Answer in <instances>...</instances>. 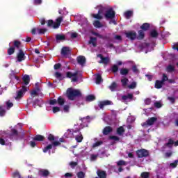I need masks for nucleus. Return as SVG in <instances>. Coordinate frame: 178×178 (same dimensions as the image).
<instances>
[{"mask_svg":"<svg viewBox=\"0 0 178 178\" xmlns=\"http://www.w3.org/2000/svg\"><path fill=\"white\" fill-rule=\"evenodd\" d=\"M58 103L59 105H63V104H65V100L61 97H58Z\"/></svg>","mask_w":178,"mask_h":178,"instance_id":"49530a36","label":"nucleus"},{"mask_svg":"<svg viewBox=\"0 0 178 178\" xmlns=\"http://www.w3.org/2000/svg\"><path fill=\"white\" fill-rule=\"evenodd\" d=\"M112 70L114 72H116L118 70H119V67H118V65H113L112 67Z\"/></svg>","mask_w":178,"mask_h":178,"instance_id":"680f3d73","label":"nucleus"},{"mask_svg":"<svg viewBox=\"0 0 178 178\" xmlns=\"http://www.w3.org/2000/svg\"><path fill=\"white\" fill-rule=\"evenodd\" d=\"M24 59H26V56H24V53L23 52V51L19 50L17 55V62H22V60H24Z\"/></svg>","mask_w":178,"mask_h":178,"instance_id":"f8f14e48","label":"nucleus"},{"mask_svg":"<svg viewBox=\"0 0 178 178\" xmlns=\"http://www.w3.org/2000/svg\"><path fill=\"white\" fill-rule=\"evenodd\" d=\"M102 141H98L93 144L92 147L95 148V147H99V145H102Z\"/></svg>","mask_w":178,"mask_h":178,"instance_id":"de8ad7c7","label":"nucleus"},{"mask_svg":"<svg viewBox=\"0 0 178 178\" xmlns=\"http://www.w3.org/2000/svg\"><path fill=\"white\" fill-rule=\"evenodd\" d=\"M44 136L41 135H37L35 137H33V141H43Z\"/></svg>","mask_w":178,"mask_h":178,"instance_id":"393cba45","label":"nucleus"},{"mask_svg":"<svg viewBox=\"0 0 178 178\" xmlns=\"http://www.w3.org/2000/svg\"><path fill=\"white\" fill-rule=\"evenodd\" d=\"M162 86H163V81H156L155 83V88H162Z\"/></svg>","mask_w":178,"mask_h":178,"instance_id":"a878e982","label":"nucleus"},{"mask_svg":"<svg viewBox=\"0 0 178 178\" xmlns=\"http://www.w3.org/2000/svg\"><path fill=\"white\" fill-rule=\"evenodd\" d=\"M60 143L59 142H53L51 144L48 145L47 147H45L43 149V152H48V151H49V149H52V148H54V147H58V145H59Z\"/></svg>","mask_w":178,"mask_h":178,"instance_id":"1a4fd4ad","label":"nucleus"},{"mask_svg":"<svg viewBox=\"0 0 178 178\" xmlns=\"http://www.w3.org/2000/svg\"><path fill=\"white\" fill-rule=\"evenodd\" d=\"M31 97H37V95H41V91L40 89H36L31 92Z\"/></svg>","mask_w":178,"mask_h":178,"instance_id":"6ab92c4d","label":"nucleus"},{"mask_svg":"<svg viewBox=\"0 0 178 178\" xmlns=\"http://www.w3.org/2000/svg\"><path fill=\"white\" fill-rule=\"evenodd\" d=\"M78 178H84L85 174L83 172H79L76 174Z\"/></svg>","mask_w":178,"mask_h":178,"instance_id":"c03bdc74","label":"nucleus"},{"mask_svg":"<svg viewBox=\"0 0 178 178\" xmlns=\"http://www.w3.org/2000/svg\"><path fill=\"white\" fill-rule=\"evenodd\" d=\"M149 152L148 151L142 149L137 151V155L138 158H144V156H148Z\"/></svg>","mask_w":178,"mask_h":178,"instance_id":"9b49d317","label":"nucleus"},{"mask_svg":"<svg viewBox=\"0 0 178 178\" xmlns=\"http://www.w3.org/2000/svg\"><path fill=\"white\" fill-rule=\"evenodd\" d=\"M22 80H23L24 84L27 86V84L30 83V76L29 75H24L22 78Z\"/></svg>","mask_w":178,"mask_h":178,"instance_id":"4be33fe9","label":"nucleus"},{"mask_svg":"<svg viewBox=\"0 0 178 178\" xmlns=\"http://www.w3.org/2000/svg\"><path fill=\"white\" fill-rule=\"evenodd\" d=\"M96 8L98 10V13L92 15L95 19H101L104 16L106 19H113L115 17V11L112 8L106 9L102 5L97 6Z\"/></svg>","mask_w":178,"mask_h":178,"instance_id":"f03ea898","label":"nucleus"},{"mask_svg":"<svg viewBox=\"0 0 178 178\" xmlns=\"http://www.w3.org/2000/svg\"><path fill=\"white\" fill-rule=\"evenodd\" d=\"M28 90L29 88L27 87L22 86V88L17 92V96L15 97V99H20L21 98H23L26 91Z\"/></svg>","mask_w":178,"mask_h":178,"instance_id":"39448f33","label":"nucleus"},{"mask_svg":"<svg viewBox=\"0 0 178 178\" xmlns=\"http://www.w3.org/2000/svg\"><path fill=\"white\" fill-rule=\"evenodd\" d=\"M145 33L143 31H138V40H143L144 38Z\"/></svg>","mask_w":178,"mask_h":178,"instance_id":"473e14b6","label":"nucleus"},{"mask_svg":"<svg viewBox=\"0 0 178 178\" xmlns=\"http://www.w3.org/2000/svg\"><path fill=\"white\" fill-rule=\"evenodd\" d=\"M121 83H122L123 87H126L127 83H129V79L124 78L121 80Z\"/></svg>","mask_w":178,"mask_h":178,"instance_id":"c9c22d12","label":"nucleus"},{"mask_svg":"<svg viewBox=\"0 0 178 178\" xmlns=\"http://www.w3.org/2000/svg\"><path fill=\"white\" fill-rule=\"evenodd\" d=\"M95 81H96V84H101V83H102V77L101 76V75L99 74H95Z\"/></svg>","mask_w":178,"mask_h":178,"instance_id":"412c9836","label":"nucleus"},{"mask_svg":"<svg viewBox=\"0 0 178 178\" xmlns=\"http://www.w3.org/2000/svg\"><path fill=\"white\" fill-rule=\"evenodd\" d=\"M77 62L79 65H81V66H83L84 63H86V57L83 56H79L77 58Z\"/></svg>","mask_w":178,"mask_h":178,"instance_id":"dca6fc26","label":"nucleus"},{"mask_svg":"<svg viewBox=\"0 0 178 178\" xmlns=\"http://www.w3.org/2000/svg\"><path fill=\"white\" fill-rule=\"evenodd\" d=\"M6 111L3 108H0V116H5Z\"/></svg>","mask_w":178,"mask_h":178,"instance_id":"0e129e2a","label":"nucleus"},{"mask_svg":"<svg viewBox=\"0 0 178 178\" xmlns=\"http://www.w3.org/2000/svg\"><path fill=\"white\" fill-rule=\"evenodd\" d=\"M90 122V119L88 116L86 118H81L79 120V124H75V129L68 130L65 134V137H66V138H72V137H75V140H76L77 143H81V141H83V135L79 131H80V130H81V129L83 127H87Z\"/></svg>","mask_w":178,"mask_h":178,"instance_id":"f257e3e1","label":"nucleus"},{"mask_svg":"<svg viewBox=\"0 0 178 178\" xmlns=\"http://www.w3.org/2000/svg\"><path fill=\"white\" fill-rule=\"evenodd\" d=\"M117 133L119 134V136H122L124 133V129L123 127H120L117 129Z\"/></svg>","mask_w":178,"mask_h":178,"instance_id":"2f4dec72","label":"nucleus"},{"mask_svg":"<svg viewBox=\"0 0 178 178\" xmlns=\"http://www.w3.org/2000/svg\"><path fill=\"white\" fill-rule=\"evenodd\" d=\"M60 15H67V11H66V8H63V10H60L58 11Z\"/></svg>","mask_w":178,"mask_h":178,"instance_id":"a18cd8bd","label":"nucleus"},{"mask_svg":"<svg viewBox=\"0 0 178 178\" xmlns=\"http://www.w3.org/2000/svg\"><path fill=\"white\" fill-rule=\"evenodd\" d=\"M70 165L71 168H75V166H77V162L72 161L70 163Z\"/></svg>","mask_w":178,"mask_h":178,"instance_id":"4d7b16f0","label":"nucleus"},{"mask_svg":"<svg viewBox=\"0 0 178 178\" xmlns=\"http://www.w3.org/2000/svg\"><path fill=\"white\" fill-rule=\"evenodd\" d=\"M140 29L142 30H143L144 31H147V30H148V29H149V24L148 23H145L143 24L141 26Z\"/></svg>","mask_w":178,"mask_h":178,"instance_id":"c85d7f7f","label":"nucleus"},{"mask_svg":"<svg viewBox=\"0 0 178 178\" xmlns=\"http://www.w3.org/2000/svg\"><path fill=\"white\" fill-rule=\"evenodd\" d=\"M129 73V70L126 68H122L120 70V74L122 75L127 74Z\"/></svg>","mask_w":178,"mask_h":178,"instance_id":"4c0bfd02","label":"nucleus"},{"mask_svg":"<svg viewBox=\"0 0 178 178\" xmlns=\"http://www.w3.org/2000/svg\"><path fill=\"white\" fill-rule=\"evenodd\" d=\"M56 39L57 41H64V40H66L64 35H56Z\"/></svg>","mask_w":178,"mask_h":178,"instance_id":"bb28decb","label":"nucleus"},{"mask_svg":"<svg viewBox=\"0 0 178 178\" xmlns=\"http://www.w3.org/2000/svg\"><path fill=\"white\" fill-rule=\"evenodd\" d=\"M118 166H122V165H126V162L124 161H120L117 163Z\"/></svg>","mask_w":178,"mask_h":178,"instance_id":"bf43d9fd","label":"nucleus"},{"mask_svg":"<svg viewBox=\"0 0 178 178\" xmlns=\"http://www.w3.org/2000/svg\"><path fill=\"white\" fill-rule=\"evenodd\" d=\"M78 74H79V72H76L74 73L68 72H67V77H68L69 79H71L72 81L76 82L79 79Z\"/></svg>","mask_w":178,"mask_h":178,"instance_id":"0eeeda50","label":"nucleus"},{"mask_svg":"<svg viewBox=\"0 0 178 178\" xmlns=\"http://www.w3.org/2000/svg\"><path fill=\"white\" fill-rule=\"evenodd\" d=\"M175 71V66L170 65L167 67V72H174Z\"/></svg>","mask_w":178,"mask_h":178,"instance_id":"58836bf2","label":"nucleus"},{"mask_svg":"<svg viewBox=\"0 0 178 178\" xmlns=\"http://www.w3.org/2000/svg\"><path fill=\"white\" fill-rule=\"evenodd\" d=\"M92 34L93 35H96V37H98L99 38H102L103 40H105V38H106L105 36H104L102 35H99V33H95V32L92 33Z\"/></svg>","mask_w":178,"mask_h":178,"instance_id":"79ce46f5","label":"nucleus"},{"mask_svg":"<svg viewBox=\"0 0 178 178\" xmlns=\"http://www.w3.org/2000/svg\"><path fill=\"white\" fill-rule=\"evenodd\" d=\"M39 175L40 176H48V175H49V171L47 170H41L39 171Z\"/></svg>","mask_w":178,"mask_h":178,"instance_id":"5701e85b","label":"nucleus"},{"mask_svg":"<svg viewBox=\"0 0 178 178\" xmlns=\"http://www.w3.org/2000/svg\"><path fill=\"white\" fill-rule=\"evenodd\" d=\"M133 16V11H127L124 13V17L126 19H130Z\"/></svg>","mask_w":178,"mask_h":178,"instance_id":"c756f323","label":"nucleus"},{"mask_svg":"<svg viewBox=\"0 0 178 178\" xmlns=\"http://www.w3.org/2000/svg\"><path fill=\"white\" fill-rule=\"evenodd\" d=\"M154 106L156 108H161L162 107V103H161L160 102H157L154 103Z\"/></svg>","mask_w":178,"mask_h":178,"instance_id":"8fccbe9b","label":"nucleus"},{"mask_svg":"<svg viewBox=\"0 0 178 178\" xmlns=\"http://www.w3.org/2000/svg\"><path fill=\"white\" fill-rule=\"evenodd\" d=\"M97 58H100L99 63H104V65H106V63H109V58H108V57L103 58L102 55L99 54L97 56Z\"/></svg>","mask_w":178,"mask_h":178,"instance_id":"2eb2a0df","label":"nucleus"},{"mask_svg":"<svg viewBox=\"0 0 178 178\" xmlns=\"http://www.w3.org/2000/svg\"><path fill=\"white\" fill-rule=\"evenodd\" d=\"M86 155H88V153L86 152V150H83L80 154L79 156H86Z\"/></svg>","mask_w":178,"mask_h":178,"instance_id":"5fc2aeb1","label":"nucleus"},{"mask_svg":"<svg viewBox=\"0 0 178 178\" xmlns=\"http://www.w3.org/2000/svg\"><path fill=\"white\" fill-rule=\"evenodd\" d=\"M112 131V127H106L104 130H103V134L105 136H108V134H109V133H111Z\"/></svg>","mask_w":178,"mask_h":178,"instance_id":"aec40b11","label":"nucleus"},{"mask_svg":"<svg viewBox=\"0 0 178 178\" xmlns=\"http://www.w3.org/2000/svg\"><path fill=\"white\" fill-rule=\"evenodd\" d=\"M61 54L64 56H66V55H69L70 54V48L69 47H63L61 50Z\"/></svg>","mask_w":178,"mask_h":178,"instance_id":"a211bd4d","label":"nucleus"},{"mask_svg":"<svg viewBox=\"0 0 178 178\" xmlns=\"http://www.w3.org/2000/svg\"><path fill=\"white\" fill-rule=\"evenodd\" d=\"M13 44L14 47H16V48H19V47H20V42L19 41H15Z\"/></svg>","mask_w":178,"mask_h":178,"instance_id":"052dcab7","label":"nucleus"},{"mask_svg":"<svg viewBox=\"0 0 178 178\" xmlns=\"http://www.w3.org/2000/svg\"><path fill=\"white\" fill-rule=\"evenodd\" d=\"M62 20H63V18L62 17H59L56 19V22H54L52 20H49L47 22V26L49 27H53V29H58L59 26H60V23H62Z\"/></svg>","mask_w":178,"mask_h":178,"instance_id":"20e7f679","label":"nucleus"},{"mask_svg":"<svg viewBox=\"0 0 178 178\" xmlns=\"http://www.w3.org/2000/svg\"><path fill=\"white\" fill-rule=\"evenodd\" d=\"M177 147L178 146V140L175 142L172 139H169L168 143H166L165 147L170 148L171 147Z\"/></svg>","mask_w":178,"mask_h":178,"instance_id":"4468645a","label":"nucleus"},{"mask_svg":"<svg viewBox=\"0 0 178 178\" xmlns=\"http://www.w3.org/2000/svg\"><path fill=\"white\" fill-rule=\"evenodd\" d=\"M177 162L178 161H175L174 163H170V166L171 168H176L177 166Z\"/></svg>","mask_w":178,"mask_h":178,"instance_id":"13d9d810","label":"nucleus"},{"mask_svg":"<svg viewBox=\"0 0 178 178\" xmlns=\"http://www.w3.org/2000/svg\"><path fill=\"white\" fill-rule=\"evenodd\" d=\"M80 95H81V92H80V90H79L70 88L67 90V98H69L71 101H73L76 97H80Z\"/></svg>","mask_w":178,"mask_h":178,"instance_id":"7ed1b4c3","label":"nucleus"},{"mask_svg":"<svg viewBox=\"0 0 178 178\" xmlns=\"http://www.w3.org/2000/svg\"><path fill=\"white\" fill-rule=\"evenodd\" d=\"M71 38H76L77 37V33H70Z\"/></svg>","mask_w":178,"mask_h":178,"instance_id":"338daca9","label":"nucleus"},{"mask_svg":"<svg viewBox=\"0 0 178 178\" xmlns=\"http://www.w3.org/2000/svg\"><path fill=\"white\" fill-rule=\"evenodd\" d=\"M94 99H95V96L92 95H90L86 97V101L91 102V101H94Z\"/></svg>","mask_w":178,"mask_h":178,"instance_id":"e433bc0d","label":"nucleus"},{"mask_svg":"<svg viewBox=\"0 0 178 178\" xmlns=\"http://www.w3.org/2000/svg\"><path fill=\"white\" fill-rule=\"evenodd\" d=\"M47 31L46 29H33L31 31V33L32 34H44V33H45Z\"/></svg>","mask_w":178,"mask_h":178,"instance_id":"ddd939ff","label":"nucleus"},{"mask_svg":"<svg viewBox=\"0 0 178 178\" xmlns=\"http://www.w3.org/2000/svg\"><path fill=\"white\" fill-rule=\"evenodd\" d=\"M72 176H73V175H72V173H69V172H67V173L65 175V178H71Z\"/></svg>","mask_w":178,"mask_h":178,"instance_id":"69168bd1","label":"nucleus"},{"mask_svg":"<svg viewBox=\"0 0 178 178\" xmlns=\"http://www.w3.org/2000/svg\"><path fill=\"white\" fill-rule=\"evenodd\" d=\"M125 34L127 38H129V40H136V38H137V33H136V31H129L127 32Z\"/></svg>","mask_w":178,"mask_h":178,"instance_id":"9d476101","label":"nucleus"},{"mask_svg":"<svg viewBox=\"0 0 178 178\" xmlns=\"http://www.w3.org/2000/svg\"><path fill=\"white\" fill-rule=\"evenodd\" d=\"M97 156H98L97 155L92 154V155L90 156V160H91V161H95V159H97Z\"/></svg>","mask_w":178,"mask_h":178,"instance_id":"e2e57ef3","label":"nucleus"},{"mask_svg":"<svg viewBox=\"0 0 178 178\" xmlns=\"http://www.w3.org/2000/svg\"><path fill=\"white\" fill-rule=\"evenodd\" d=\"M173 49H176L177 51H178V42L175 43L173 46H172Z\"/></svg>","mask_w":178,"mask_h":178,"instance_id":"774afa93","label":"nucleus"},{"mask_svg":"<svg viewBox=\"0 0 178 178\" xmlns=\"http://www.w3.org/2000/svg\"><path fill=\"white\" fill-rule=\"evenodd\" d=\"M149 176V173L147 172H142L141 177L143 178H148Z\"/></svg>","mask_w":178,"mask_h":178,"instance_id":"37998d69","label":"nucleus"},{"mask_svg":"<svg viewBox=\"0 0 178 178\" xmlns=\"http://www.w3.org/2000/svg\"><path fill=\"white\" fill-rule=\"evenodd\" d=\"M6 106H7L8 108L9 109L10 108H12V106H13V103L10 102V101H8L6 102Z\"/></svg>","mask_w":178,"mask_h":178,"instance_id":"603ef678","label":"nucleus"},{"mask_svg":"<svg viewBox=\"0 0 178 178\" xmlns=\"http://www.w3.org/2000/svg\"><path fill=\"white\" fill-rule=\"evenodd\" d=\"M136 120V118L134 116H129L127 119V122L128 123H133Z\"/></svg>","mask_w":178,"mask_h":178,"instance_id":"a19ab883","label":"nucleus"},{"mask_svg":"<svg viewBox=\"0 0 178 178\" xmlns=\"http://www.w3.org/2000/svg\"><path fill=\"white\" fill-rule=\"evenodd\" d=\"M116 87H118V85L116 83L113 82L109 87L110 90L111 91H115L116 90Z\"/></svg>","mask_w":178,"mask_h":178,"instance_id":"72a5a7b5","label":"nucleus"},{"mask_svg":"<svg viewBox=\"0 0 178 178\" xmlns=\"http://www.w3.org/2000/svg\"><path fill=\"white\" fill-rule=\"evenodd\" d=\"M89 44H91L92 47H97V38H90V40Z\"/></svg>","mask_w":178,"mask_h":178,"instance_id":"cd10ccee","label":"nucleus"},{"mask_svg":"<svg viewBox=\"0 0 178 178\" xmlns=\"http://www.w3.org/2000/svg\"><path fill=\"white\" fill-rule=\"evenodd\" d=\"M55 76L56 79H59V80H61L62 79V74L60 72H56Z\"/></svg>","mask_w":178,"mask_h":178,"instance_id":"6e6d98bb","label":"nucleus"},{"mask_svg":"<svg viewBox=\"0 0 178 178\" xmlns=\"http://www.w3.org/2000/svg\"><path fill=\"white\" fill-rule=\"evenodd\" d=\"M151 36L152 37H158V32H156V31H155V30L152 31Z\"/></svg>","mask_w":178,"mask_h":178,"instance_id":"09e8293b","label":"nucleus"},{"mask_svg":"<svg viewBox=\"0 0 178 178\" xmlns=\"http://www.w3.org/2000/svg\"><path fill=\"white\" fill-rule=\"evenodd\" d=\"M69 109H70V106L65 105L63 106V111L65 113L69 112Z\"/></svg>","mask_w":178,"mask_h":178,"instance_id":"3c124183","label":"nucleus"},{"mask_svg":"<svg viewBox=\"0 0 178 178\" xmlns=\"http://www.w3.org/2000/svg\"><path fill=\"white\" fill-rule=\"evenodd\" d=\"M106 105H112V102H111L109 100H106V101L102 102L99 103V107L100 108V109H102V108H104V106H105Z\"/></svg>","mask_w":178,"mask_h":178,"instance_id":"f3484780","label":"nucleus"},{"mask_svg":"<svg viewBox=\"0 0 178 178\" xmlns=\"http://www.w3.org/2000/svg\"><path fill=\"white\" fill-rule=\"evenodd\" d=\"M60 111V108L58 106H55L53 108V113H56V112H59Z\"/></svg>","mask_w":178,"mask_h":178,"instance_id":"864d4df0","label":"nucleus"},{"mask_svg":"<svg viewBox=\"0 0 178 178\" xmlns=\"http://www.w3.org/2000/svg\"><path fill=\"white\" fill-rule=\"evenodd\" d=\"M123 101H129V99H133V94H128L127 95L122 96Z\"/></svg>","mask_w":178,"mask_h":178,"instance_id":"b1692460","label":"nucleus"},{"mask_svg":"<svg viewBox=\"0 0 178 178\" xmlns=\"http://www.w3.org/2000/svg\"><path fill=\"white\" fill-rule=\"evenodd\" d=\"M156 120H158V118H156L155 117L151 118L150 119L147 120L145 123H143L142 124V126L143 127H148V126H152V124L154 123H155V122H156Z\"/></svg>","mask_w":178,"mask_h":178,"instance_id":"6e6552de","label":"nucleus"},{"mask_svg":"<svg viewBox=\"0 0 178 178\" xmlns=\"http://www.w3.org/2000/svg\"><path fill=\"white\" fill-rule=\"evenodd\" d=\"M136 86H137V83L136 82H132L129 86H128V88L133 90L136 88Z\"/></svg>","mask_w":178,"mask_h":178,"instance_id":"ea45409f","label":"nucleus"},{"mask_svg":"<svg viewBox=\"0 0 178 178\" xmlns=\"http://www.w3.org/2000/svg\"><path fill=\"white\" fill-rule=\"evenodd\" d=\"M8 55H13L15 54V47H10L8 50Z\"/></svg>","mask_w":178,"mask_h":178,"instance_id":"f704fd0d","label":"nucleus"},{"mask_svg":"<svg viewBox=\"0 0 178 178\" xmlns=\"http://www.w3.org/2000/svg\"><path fill=\"white\" fill-rule=\"evenodd\" d=\"M8 137V134L5 131L0 132V144L1 145H9L8 140L5 139Z\"/></svg>","mask_w":178,"mask_h":178,"instance_id":"423d86ee","label":"nucleus"},{"mask_svg":"<svg viewBox=\"0 0 178 178\" xmlns=\"http://www.w3.org/2000/svg\"><path fill=\"white\" fill-rule=\"evenodd\" d=\"M93 26L96 27L97 29H99L102 27V24L99 21H95L93 23Z\"/></svg>","mask_w":178,"mask_h":178,"instance_id":"7c9ffc66","label":"nucleus"}]
</instances>
